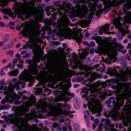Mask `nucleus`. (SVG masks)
Returning <instances> with one entry per match:
<instances>
[{"instance_id":"nucleus-60","label":"nucleus","mask_w":131,"mask_h":131,"mask_svg":"<svg viewBox=\"0 0 131 131\" xmlns=\"http://www.w3.org/2000/svg\"><path fill=\"white\" fill-rule=\"evenodd\" d=\"M28 99L27 97L26 96H24L22 98V100H26Z\"/></svg>"},{"instance_id":"nucleus-5","label":"nucleus","mask_w":131,"mask_h":131,"mask_svg":"<svg viewBox=\"0 0 131 131\" xmlns=\"http://www.w3.org/2000/svg\"><path fill=\"white\" fill-rule=\"evenodd\" d=\"M15 4L16 6L15 13L20 18L23 17L24 14H25L26 18H28L31 15H34L36 13V9L34 4H32L31 6H29L25 12L24 11L23 5L22 3L15 2Z\"/></svg>"},{"instance_id":"nucleus-41","label":"nucleus","mask_w":131,"mask_h":131,"mask_svg":"<svg viewBox=\"0 0 131 131\" xmlns=\"http://www.w3.org/2000/svg\"><path fill=\"white\" fill-rule=\"evenodd\" d=\"M60 109L61 111V113H62L64 114L65 115H67L68 114V113L66 111H63L62 110V109L61 108H60Z\"/></svg>"},{"instance_id":"nucleus-6","label":"nucleus","mask_w":131,"mask_h":131,"mask_svg":"<svg viewBox=\"0 0 131 131\" xmlns=\"http://www.w3.org/2000/svg\"><path fill=\"white\" fill-rule=\"evenodd\" d=\"M35 100L34 97L33 95H31L28 99L26 104L25 105L18 108L16 113L18 116H21L24 115L25 117L27 119H31L32 118V115L31 114H25V112L29 111V108L33 105L35 102Z\"/></svg>"},{"instance_id":"nucleus-31","label":"nucleus","mask_w":131,"mask_h":131,"mask_svg":"<svg viewBox=\"0 0 131 131\" xmlns=\"http://www.w3.org/2000/svg\"><path fill=\"white\" fill-rule=\"evenodd\" d=\"M114 124H112L110 123H106L105 124L104 127L106 129H110V127H113Z\"/></svg>"},{"instance_id":"nucleus-63","label":"nucleus","mask_w":131,"mask_h":131,"mask_svg":"<svg viewBox=\"0 0 131 131\" xmlns=\"http://www.w3.org/2000/svg\"><path fill=\"white\" fill-rule=\"evenodd\" d=\"M43 129L45 131H49V129L48 128L45 127L43 128Z\"/></svg>"},{"instance_id":"nucleus-48","label":"nucleus","mask_w":131,"mask_h":131,"mask_svg":"<svg viewBox=\"0 0 131 131\" xmlns=\"http://www.w3.org/2000/svg\"><path fill=\"white\" fill-rule=\"evenodd\" d=\"M91 46L93 47L95 46V43L93 41H91L90 43Z\"/></svg>"},{"instance_id":"nucleus-52","label":"nucleus","mask_w":131,"mask_h":131,"mask_svg":"<svg viewBox=\"0 0 131 131\" xmlns=\"http://www.w3.org/2000/svg\"><path fill=\"white\" fill-rule=\"evenodd\" d=\"M44 123L45 125L47 126H48L49 124V123H48V122L46 121H44Z\"/></svg>"},{"instance_id":"nucleus-29","label":"nucleus","mask_w":131,"mask_h":131,"mask_svg":"<svg viewBox=\"0 0 131 131\" xmlns=\"http://www.w3.org/2000/svg\"><path fill=\"white\" fill-rule=\"evenodd\" d=\"M102 6V5L100 4L97 5V8L99 9V10L96 12V14L97 15L101 14L103 11L101 9Z\"/></svg>"},{"instance_id":"nucleus-45","label":"nucleus","mask_w":131,"mask_h":131,"mask_svg":"<svg viewBox=\"0 0 131 131\" xmlns=\"http://www.w3.org/2000/svg\"><path fill=\"white\" fill-rule=\"evenodd\" d=\"M127 16L129 19H131V12H129L127 14Z\"/></svg>"},{"instance_id":"nucleus-64","label":"nucleus","mask_w":131,"mask_h":131,"mask_svg":"<svg viewBox=\"0 0 131 131\" xmlns=\"http://www.w3.org/2000/svg\"><path fill=\"white\" fill-rule=\"evenodd\" d=\"M4 43L3 41L0 42V46H2Z\"/></svg>"},{"instance_id":"nucleus-38","label":"nucleus","mask_w":131,"mask_h":131,"mask_svg":"<svg viewBox=\"0 0 131 131\" xmlns=\"http://www.w3.org/2000/svg\"><path fill=\"white\" fill-rule=\"evenodd\" d=\"M94 15V13H90L88 17V18L89 19H91L92 18V16Z\"/></svg>"},{"instance_id":"nucleus-53","label":"nucleus","mask_w":131,"mask_h":131,"mask_svg":"<svg viewBox=\"0 0 131 131\" xmlns=\"http://www.w3.org/2000/svg\"><path fill=\"white\" fill-rule=\"evenodd\" d=\"M94 122L95 123H96L97 124L99 123L98 119H95L94 121Z\"/></svg>"},{"instance_id":"nucleus-8","label":"nucleus","mask_w":131,"mask_h":131,"mask_svg":"<svg viewBox=\"0 0 131 131\" xmlns=\"http://www.w3.org/2000/svg\"><path fill=\"white\" fill-rule=\"evenodd\" d=\"M13 86V84L11 83H10L9 84L8 88L7 86H5L4 88V94H6L7 96L6 97L5 99L2 101V103H4L6 102L12 103L15 97H16L18 99H20L19 96L17 95L13 92L14 88Z\"/></svg>"},{"instance_id":"nucleus-28","label":"nucleus","mask_w":131,"mask_h":131,"mask_svg":"<svg viewBox=\"0 0 131 131\" xmlns=\"http://www.w3.org/2000/svg\"><path fill=\"white\" fill-rule=\"evenodd\" d=\"M96 4L95 3L92 4H89L88 5V7L89 8H90V10L91 11H95V10L96 8Z\"/></svg>"},{"instance_id":"nucleus-59","label":"nucleus","mask_w":131,"mask_h":131,"mask_svg":"<svg viewBox=\"0 0 131 131\" xmlns=\"http://www.w3.org/2000/svg\"><path fill=\"white\" fill-rule=\"evenodd\" d=\"M21 45V44L20 43L17 44L16 45V47L18 48Z\"/></svg>"},{"instance_id":"nucleus-33","label":"nucleus","mask_w":131,"mask_h":131,"mask_svg":"<svg viewBox=\"0 0 131 131\" xmlns=\"http://www.w3.org/2000/svg\"><path fill=\"white\" fill-rule=\"evenodd\" d=\"M14 53V51L12 50L7 51L6 52V54L7 55H9L11 56H13Z\"/></svg>"},{"instance_id":"nucleus-10","label":"nucleus","mask_w":131,"mask_h":131,"mask_svg":"<svg viewBox=\"0 0 131 131\" xmlns=\"http://www.w3.org/2000/svg\"><path fill=\"white\" fill-rule=\"evenodd\" d=\"M129 86V85L128 83H121L119 85V91H118V95H117L116 99V102L115 100H114V97H110V99L111 100H108L106 101V103L108 104H110L111 102L112 101V103L114 104V106L115 104L117 103H118L119 101L122 99L123 100V104H124V98L123 95H121L119 94L120 92L121 91V89H123L124 90V88L126 90H127L128 89Z\"/></svg>"},{"instance_id":"nucleus-40","label":"nucleus","mask_w":131,"mask_h":131,"mask_svg":"<svg viewBox=\"0 0 131 131\" xmlns=\"http://www.w3.org/2000/svg\"><path fill=\"white\" fill-rule=\"evenodd\" d=\"M64 106H65V108H67L68 110H69L71 108V106L70 105H68L67 104H64Z\"/></svg>"},{"instance_id":"nucleus-61","label":"nucleus","mask_w":131,"mask_h":131,"mask_svg":"<svg viewBox=\"0 0 131 131\" xmlns=\"http://www.w3.org/2000/svg\"><path fill=\"white\" fill-rule=\"evenodd\" d=\"M62 130L63 131H67V128L66 127H63Z\"/></svg>"},{"instance_id":"nucleus-3","label":"nucleus","mask_w":131,"mask_h":131,"mask_svg":"<svg viewBox=\"0 0 131 131\" xmlns=\"http://www.w3.org/2000/svg\"><path fill=\"white\" fill-rule=\"evenodd\" d=\"M61 2L60 1H58L54 2L53 4V5L57 6V8L55 9H52V10L54 12L56 10V9L58 10V13L59 15H62V19L61 20V24L63 26H68L70 24L69 19L68 18L66 14L70 10V4H67L66 2H64L62 3V5L60 4Z\"/></svg>"},{"instance_id":"nucleus-20","label":"nucleus","mask_w":131,"mask_h":131,"mask_svg":"<svg viewBox=\"0 0 131 131\" xmlns=\"http://www.w3.org/2000/svg\"><path fill=\"white\" fill-rule=\"evenodd\" d=\"M78 52L79 58L81 59H83L85 58L88 54V52L83 49H79Z\"/></svg>"},{"instance_id":"nucleus-11","label":"nucleus","mask_w":131,"mask_h":131,"mask_svg":"<svg viewBox=\"0 0 131 131\" xmlns=\"http://www.w3.org/2000/svg\"><path fill=\"white\" fill-rule=\"evenodd\" d=\"M131 106L127 105V106L123 109L122 114V120L123 125L125 126H127L128 125V123H129L131 127Z\"/></svg>"},{"instance_id":"nucleus-54","label":"nucleus","mask_w":131,"mask_h":131,"mask_svg":"<svg viewBox=\"0 0 131 131\" xmlns=\"http://www.w3.org/2000/svg\"><path fill=\"white\" fill-rule=\"evenodd\" d=\"M111 91H108V93L107 92L106 94L108 95V96H110L112 94V93H111L110 92Z\"/></svg>"},{"instance_id":"nucleus-2","label":"nucleus","mask_w":131,"mask_h":131,"mask_svg":"<svg viewBox=\"0 0 131 131\" xmlns=\"http://www.w3.org/2000/svg\"><path fill=\"white\" fill-rule=\"evenodd\" d=\"M95 90L97 91L96 92H94L93 95L88 97V105L92 113L95 114L97 113L95 115L97 116H99L101 115L100 112L102 110V107L101 106L99 105L100 101L98 98L104 99L106 97L107 95H103L102 93H101L97 88L95 89Z\"/></svg>"},{"instance_id":"nucleus-23","label":"nucleus","mask_w":131,"mask_h":131,"mask_svg":"<svg viewBox=\"0 0 131 131\" xmlns=\"http://www.w3.org/2000/svg\"><path fill=\"white\" fill-rule=\"evenodd\" d=\"M3 12L5 14H7L9 16L12 17L13 19H14L15 17L13 15L14 13L10 9H5L3 10Z\"/></svg>"},{"instance_id":"nucleus-16","label":"nucleus","mask_w":131,"mask_h":131,"mask_svg":"<svg viewBox=\"0 0 131 131\" xmlns=\"http://www.w3.org/2000/svg\"><path fill=\"white\" fill-rule=\"evenodd\" d=\"M20 80H17L15 78H13L12 79V82L14 83V85L11 83L13 85L14 88L13 90H14V88H16V89L18 90L20 88L18 84H20V85H22V87L24 88L25 86V82L21 80L20 79Z\"/></svg>"},{"instance_id":"nucleus-34","label":"nucleus","mask_w":131,"mask_h":131,"mask_svg":"<svg viewBox=\"0 0 131 131\" xmlns=\"http://www.w3.org/2000/svg\"><path fill=\"white\" fill-rule=\"evenodd\" d=\"M108 84V82H99L98 83L99 85H103L104 87L106 86Z\"/></svg>"},{"instance_id":"nucleus-62","label":"nucleus","mask_w":131,"mask_h":131,"mask_svg":"<svg viewBox=\"0 0 131 131\" xmlns=\"http://www.w3.org/2000/svg\"><path fill=\"white\" fill-rule=\"evenodd\" d=\"M85 35L86 36L88 37L90 35V34L89 32H86L85 33Z\"/></svg>"},{"instance_id":"nucleus-44","label":"nucleus","mask_w":131,"mask_h":131,"mask_svg":"<svg viewBox=\"0 0 131 131\" xmlns=\"http://www.w3.org/2000/svg\"><path fill=\"white\" fill-rule=\"evenodd\" d=\"M67 93V91H66L64 90L63 91L62 93V95L64 97H65Z\"/></svg>"},{"instance_id":"nucleus-26","label":"nucleus","mask_w":131,"mask_h":131,"mask_svg":"<svg viewBox=\"0 0 131 131\" xmlns=\"http://www.w3.org/2000/svg\"><path fill=\"white\" fill-rule=\"evenodd\" d=\"M19 73V72L18 69H15L13 71H11L9 72V75L11 76L14 75L16 76Z\"/></svg>"},{"instance_id":"nucleus-18","label":"nucleus","mask_w":131,"mask_h":131,"mask_svg":"<svg viewBox=\"0 0 131 131\" xmlns=\"http://www.w3.org/2000/svg\"><path fill=\"white\" fill-rule=\"evenodd\" d=\"M104 53L109 56H111L113 54V51L110 45L108 44L106 47L104 49Z\"/></svg>"},{"instance_id":"nucleus-58","label":"nucleus","mask_w":131,"mask_h":131,"mask_svg":"<svg viewBox=\"0 0 131 131\" xmlns=\"http://www.w3.org/2000/svg\"><path fill=\"white\" fill-rule=\"evenodd\" d=\"M26 53V52L25 51H22L21 52V55H23L25 54Z\"/></svg>"},{"instance_id":"nucleus-1","label":"nucleus","mask_w":131,"mask_h":131,"mask_svg":"<svg viewBox=\"0 0 131 131\" xmlns=\"http://www.w3.org/2000/svg\"><path fill=\"white\" fill-rule=\"evenodd\" d=\"M40 27V24L37 22L34 24V27L32 29H29L25 28L22 32L23 36H28L29 38L30 43L24 45L23 46V49L25 50L28 48H31L33 47L38 46L37 43L42 42V40L39 38H36L35 37H38L40 34V31L39 28Z\"/></svg>"},{"instance_id":"nucleus-4","label":"nucleus","mask_w":131,"mask_h":131,"mask_svg":"<svg viewBox=\"0 0 131 131\" xmlns=\"http://www.w3.org/2000/svg\"><path fill=\"white\" fill-rule=\"evenodd\" d=\"M37 64L35 63L31 66V68L29 71L26 69L24 70V72L21 74L19 79L25 82V81H30L28 86L31 87L33 83L34 78L31 75H36L38 73V70L37 69Z\"/></svg>"},{"instance_id":"nucleus-22","label":"nucleus","mask_w":131,"mask_h":131,"mask_svg":"<svg viewBox=\"0 0 131 131\" xmlns=\"http://www.w3.org/2000/svg\"><path fill=\"white\" fill-rule=\"evenodd\" d=\"M95 68H99L96 69V71H103L104 70L105 68V67L104 66V64L101 63L100 64H97L95 65Z\"/></svg>"},{"instance_id":"nucleus-35","label":"nucleus","mask_w":131,"mask_h":131,"mask_svg":"<svg viewBox=\"0 0 131 131\" xmlns=\"http://www.w3.org/2000/svg\"><path fill=\"white\" fill-rule=\"evenodd\" d=\"M4 80H1L0 82V84L1 86H0V90H2L3 88V85L4 84Z\"/></svg>"},{"instance_id":"nucleus-55","label":"nucleus","mask_w":131,"mask_h":131,"mask_svg":"<svg viewBox=\"0 0 131 131\" xmlns=\"http://www.w3.org/2000/svg\"><path fill=\"white\" fill-rule=\"evenodd\" d=\"M18 60L16 58L14 59L13 62L14 63H15L17 62Z\"/></svg>"},{"instance_id":"nucleus-25","label":"nucleus","mask_w":131,"mask_h":131,"mask_svg":"<svg viewBox=\"0 0 131 131\" xmlns=\"http://www.w3.org/2000/svg\"><path fill=\"white\" fill-rule=\"evenodd\" d=\"M82 34H80V35H75L74 37L76 41L79 43L82 42Z\"/></svg>"},{"instance_id":"nucleus-46","label":"nucleus","mask_w":131,"mask_h":131,"mask_svg":"<svg viewBox=\"0 0 131 131\" xmlns=\"http://www.w3.org/2000/svg\"><path fill=\"white\" fill-rule=\"evenodd\" d=\"M21 102L18 101H16L14 102V104L16 105H18L20 104Z\"/></svg>"},{"instance_id":"nucleus-17","label":"nucleus","mask_w":131,"mask_h":131,"mask_svg":"<svg viewBox=\"0 0 131 131\" xmlns=\"http://www.w3.org/2000/svg\"><path fill=\"white\" fill-rule=\"evenodd\" d=\"M61 33L64 36H70L72 34L71 29L68 27H64L61 30Z\"/></svg>"},{"instance_id":"nucleus-30","label":"nucleus","mask_w":131,"mask_h":131,"mask_svg":"<svg viewBox=\"0 0 131 131\" xmlns=\"http://www.w3.org/2000/svg\"><path fill=\"white\" fill-rule=\"evenodd\" d=\"M66 54L64 53L62 54L61 56V59L62 62L64 63L66 65L68 64V62L66 60Z\"/></svg>"},{"instance_id":"nucleus-42","label":"nucleus","mask_w":131,"mask_h":131,"mask_svg":"<svg viewBox=\"0 0 131 131\" xmlns=\"http://www.w3.org/2000/svg\"><path fill=\"white\" fill-rule=\"evenodd\" d=\"M17 67L19 68L22 69L23 68V66L22 64H18L17 65Z\"/></svg>"},{"instance_id":"nucleus-43","label":"nucleus","mask_w":131,"mask_h":131,"mask_svg":"<svg viewBox=\"0 0 131 131\" xmlns=\"http://www.w3.org/2000/svg\"><path fill=\"white\" fill-rule=\"evenodd\" d=\"M8 38L7 37H5L3 38V41L4 43H5L8 41Z\"/></svg>"},{"instance_id":"nucleus-51","label":"nucleus","mask_w":131,"mask_h":131,"mask_svg":"<svg viewBox=\"0 0 131 131\" xmlns=\"http://www.w3.org/2000/svg\"><path fill=\"white\" fill-rule=\"evenodd\" d=\"M15 57H16L18 58L19 59L20 58V56L19 53L15 55Z\"/></svg>"},{"instance_id":"nucleus-7","label":"nucleus","mask_w":131,"mask_h":131,"mask_svg":"<svg viewBox=\"0 0 131 131\" xmlns=\"http://www.w3.org/2000/svg\"><path fill=\"white\" fill-rule=\"evenodd\" d=\"M25 118L19 117L17 119L13 118L11 121V123L18 128L19 131H39L38 127H34L29 130L28 126L25 122Z\"/></svg>"},{"instance_id":"nucleus-21","label":"nucleus","mask_w":131,"mask_h":131,"mask_svg":"<svg viewBox=\"0 0 131 131\" xmlns=\"http://www.w3.org/2000/svg\"><path fill=\"white\" fill-rule=\"evenodd\" d=\"M92 78H89L88 79V80L91 82H93L94 79L96 78H100L102 77V75L101 74L98 75L96 72L92 73L90 74Z\"/></svg>"},{"instance_id":"nucleus-50","label":"nucleus","mask_w":131,"mask_h":131,"mask_svg":"<svg viewBox=\"0 0 131 131\" xmlns=\"http://www.w3.org/2000/svg\"><path fill=\"white\" fill-rule=\"evenodd\" d=\"M131 47V43H129L128 44L127 48V49H129Z\"/></svg>"},{"instance_id":"nucleus-39","label":"nucleus","mask_w":131,"mask_h":131,"mask_svg":"<svg viewBox=\"0 0 131 131\" xmlns=\"http://www.w3.org/2000/svg\"><path fill=\"white\" fill-rule=\"evenodd\" d=\"M91 38L95 40H99L100 38L99 36H96L92 37H91Z\"/></svg>"},{"instance_id":"nucleus-57","label":"nucleus","mask_w":131,"mask_h":131,"mask_svg":"<svg viewBox=\"0 0 131 131\" xmlns=\"http://www.w3.org/2000/svg\"><path fill=\"white\" fill-rule=\"evenodd\" d=\"M64 121V119L62 118L61 119L59 120V122L60 123H63Z\"/></svg>"},{"instance_id":"nucleus-37","label":"nucleus","mask_w":131,"mask_h":131,"mask_svg":"<svg viewBox=\"0 0 131 131\" xmlns=\"http://www.w3.org/2000/svg\"><path fill=\"white\" fill-rule=\"evenodd\" d=\"M40 57H36L35 60V62L37 63H39L40 62Z\"/></svg>"},{"instance_id":"nucleus-32","label":"nucleus","mask_w":131,"mask_h":131,"mask_svg":"<svg viewBox=\"0 0 131 131\" xmlns=\"http://www.w3.org/2000/svg\"><path fill=\"white\" fill-rule=\"evenodd\" d=\"M81 26L82 27H84L86 24V21L83 20L80 21Z\"/></svg>"},{"instance_id":"nucleus-36","label":"nucleus","mask_w":131,"mask_h":131,"mask_svg":"<svg viewBox=\"0 0 131 131\" xmlns=\"http://www.w3.org/2000/svg\"><path fill=\"white\" fill-rule=\"evenodd\" d=\"M57 106L58 108H60V107H62L63 108H65L64 105L61 103H58L57 104Z\"/></svg>"},{"instance_id":"nucleus-14","label":"nucleus","mask_w":131,"mask_h":131,"mask_svg":"<svg viewBox=\"0 0 131 131\" xmlns=\"http://www.w3.org/2000/svg\"><path fill=\"white\" fill-rule=\"evenodd\" d=\"M114 24L116 28H118V30L124 35L127 32L128 27L127 26L122 24L119 21L116 19L114 20Z\"/></svg>"},{"instance_id":"nucleus-13","label":"nucleus","mask_w":131,"mask_h":131,"mask_svg":"<svg viewBox=\"0 0 131 131\" xmlns=\"http://www.w3.org/2000/svg\"><path fill=\"white\" fill-rule=\"evenodd\" d=\"M123 100L122 99L119 101V103H117L114 105V107L115 108V110H112L109 112H107L106 114V116L107 117H109L110 116H113L114 115L116 114L118 115V111L119 110L120 106H122L123 105Z\"/></svg>"},{"instance_id":"nucleus-27","label":"nucleus","mask_w":131,"mask_h":131,"mask_svg":"<svg viewBox=\"0 0 131 131\" xmlns=\"http://www.w3.org/2000/svg\"><path fill=\"white\" fill-rule=\"evenodd\" d=\"M52 130L53 131L55 130H59L60 128L58 124L56 123H53L52 126L51 128Z\"/></svg>"},{"instance_id":"nucleus-49","label":"nucleus","mask_w":131,"mask_h":131,"mask_svg":"<svg viewBox=\"0 0 131 131\" xmlns=\"http://www.w3.org/2000/svg\"><path fill=\"white\" fill-rule=\"evenodd\" d=\"M5 25V24L2 22H0V26L2 27L4 26Z\"/></svg>"},{"instance_id":"nucleus-56","label":"nucleus","mask_w":131,"mask_h":131,"mask_svg":"<svg viewBox=\"0 0 131 131\" xmlns=\"http://www.w3.org/2000/svg\"><path fill=\"white\" fill-rule=\"evenodd\" d=\"M63 46L65 48H67L68 47V45L66 43H63Z\"/></svg>"},{"instance_id":"nucleus-15","label":"nucleus","mask_w":131,"mask_h":131,"mask_svg":"<svg viewBox=\"0 0 131 131\" xmlns=\"http://www.w3.org/2000/svg\"><path fill=\"white\" fill-rule=\"evenodd\" d=\"M40 108L43 112H49V111L50 112H53L56 109L55 106L52 105H49L46 102L40 105Z\"/></svg>"},{"instance_id":"nucleus-47","label":"nucleus","mask_w":131,"mask_h":131,"mask_svg":"<svg viewBox=\"0 0 131 131\" xmlns=\"http://www.w3.org/2000/svg\"><path fill=\"white\" fill-rule=\"evenodd\" d=\"M6 108H7L6 106L4 105H2L0 106V110L4 109Z\"/></svg>"},{"instance_id":"nucleus-19","label":"nucleus","mask_w":131,"mask_h":131,"mask_svg":"<svg viewBox=\"0 0 131 131\" xmlns=\"http://www.w3.org/2000/svg\"><path fill=\"white\" fill-rule=\"evenodd\" d=\"M110 25L109 24H106L104 26L101 27L99 30V33L101 34H102L103 32L106 34H110L111 33L108 32L110 29L109 26Z\"/></svg>"},{"instance_id":"nucleus-24","label":"nucleus","mask_w":131,"mask_h":131,"mask_svg":"<svg viewBox=\"0 0 131 131\" xmlns=\"http://www.w3.org/2000/svg\"><path fill=\"white\" fill-rule=\"evenodd\" d=\"M72 57L73 61L75 64L78 65L80 63L81 61L77 54H73Z\"/></svg>"},{"instance_id":"nucleus-9","label":"nucleus","mask_w":131,"mask_h":131,"mask_svg":"<svg viewBox=\"0 0 131 131\" xmlns=\"http://www.w3.org/2000/svg\"><path fill=\"white\" fill-rule=\"evenodd\" d=\"M108 73L110 75L115 76L117 78V80L114 79L112 80V82L113 83V84L118 83V80L126 82L128 81V75L125 74L121 75L115 69L111 67L108 68Z\"/></svg>"},{"instance_id":"nucleus-12","label":"nucleus","mask_w":131,"mask_h":131,"mask_svg":"<svg viewBox=\"0 0 131 131\" xmlns=\"http://www.w3.org/2000/svg\"><path fill=\"white\" fill-rule=\"evenodd\" d=\"M77 10L74 12V16H78L83 18L85 14L88 12V9L85 4H83L81 7L78 5L77 7Z\"/></svg>"}]
</instances>
